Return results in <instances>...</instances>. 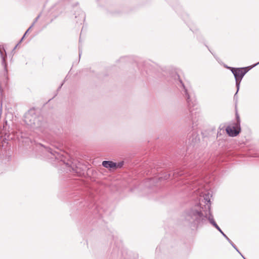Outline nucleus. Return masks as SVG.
<instances>
[{"instance_id": "nucleus-1", "label": "nucleus", "mask_w": 259, "mask_h": 259, "mask_svg": "<svg viewBox=\"0 0 259 259\" xmlns=\"http://www.w3.org/2000/svg\"><path fill=\"white\" fill-rule=\"evenodd\" d=\"M211 194L209 190H205L201 192L199 196L200 204L202 205V203L205 204V208L207 209L206 210L202 211V207L199 205H196L193 206L187 213L186 217V219L190 222H193L195 223H199L204 220V218L207 219L210 223L222 234L223 232L216 224L213 219V217L210 213V197Z\"/></svg>"}, {"instance_id": "nucleus-2", "label": "nucleus", "mask_w": 259, "mask_h": 259, "mask_svg": "<svg viewBox=\"0 0 259 259\" xmlns=\"http://www.w3.org/2000/svg\"><path fill=\"white\" fill-rule=\"evenodd\" d=\"M226 131L230 136H236L240 132V121L239 120H237L236 122L232 123L228 125L226 127Z\"/></svg>"}, {"instance_id": "nucleus-3", "label": "nucleus", "mask_w": 259, "mask_h": 259, "mask_svg": "<svg viewBox=\"0 0 259 259\" xmlns=\"http://www.w3.org/2000/svg\"><path fill=\"white\" fill-rule=\"evenodd\" d=\"M232 72L236 79V84L238 91L239 90L240 83L246 71L243 68H232Z\"/></svg>"}, {"instance_id": "nucleus-4", "label": "nucleus", "mask_w": 259, "mask_h": 259, "mask_svg": "<svg viewBox=\"0 0 259 259\" xmlns=\"http://www.w3.org/2000/svg\"><path fill=\"white\" fill-rule=\"evenodd\" d=\"M25 121L28 125L31 126H34L36 125V123L38 122V119L35 115H32L29 112L25 115Z\"/></svg>"}, {"instance_id": "nucleus-5", "label": "nucleus", "mask_w": 259, "mask_h": 259, "mask_svg": "<svg viewBox=\"0 0 259 259\" xmlns=\"http://www.w3.org/2000/svg\"><path fill=\"white\" fill-rule=\"evenodd\" d=\"M103 166L106 168H115L119 166V164H117L112 161H104L102 162Z\"/></svg>"}, {"instance_id": "nucleus-6", "label": "nucleus", "mask_w": 259, "mask_h": 259, "mask_svg": "<svg viewBox=\"0 0 259 259\" xmlns=\"http://www.w3.org/2000/svg\"><path fill=\"white\" fill-rule=\"evenodd\" d=\"M3 51L4 52H5V50H4V49H3V50L2 49L0 48V55H1V57L2 58V64L4 66L5 69L6 70V59L7 57V55H6V53H5V55L3 54Z\"/></svg>"}, {"instance_id": "nucleus-7", "label": "nucleus", "mask_w": 259, "mask_h": 259, "mask_svg": "<svg viewBox=\"0 0 259 259\" xmlns=\"http://www.w3.org/2000/svg\"><path fill=\"white\" fill-rule=\"evenodd\" d=\"M50 153L55 157V158L58 160H60V161H64V159L63 158V155L62 154L59 153L58 152H54L53 153L52 151Z\"/></svg>"}, {"instance_id": "nucleus-8", "label": "nucleus", "mask_w": 259, "mask_h": 259, "mask_svg": "<svg viewBox=\"0 0 259 259\" xmlns=\"http://www.w3.org/2000/svg\"><path fill=\"white\" fill-rule=\"evenodd\" d=\"M185 91L186 95L187 96V102H188L189 106H190V107H191V104H192V106H194L195 105V101H192V103H191L190 102H191V101L190 99L189 95L188 94L187 90H186L185 89Z\"/></svg>"}, {"instance_id": "nucleus-9", "label": "nucleus", "mask_w": 259, "mask_h": 259, "mask_svg": "<svg viewBox=\"0 0 259 259\" xmlns=\"http://www.w3.org/2000/svg\"><path fill=\"white\" fill-rule=\"evenodd\" d=\"M224 236H225L227 239L229 241V242H231V241L230 240V239L227 237V236L223 233V234H222Z\"/></svg>"}, {"instance_id": "nucleus-10", "label": "nucleus", "mask_w": 259, "mask_h": 259, "mask_svg": "<svg viewBox=\"0 0 259 259\" xmlns=\"http://www.w3.org/2000/svg\"><path fill=\"white\" fill-rule=\"evenodd\" d=\"M231 244L232 245V246L234 247V248H235L237 251L238 250L237 249V248H236V247L232 244L231 243Z\"/></svg>"}, {"instance_id": "nucleus-11", "label": "nucleus", "mask_w": 259, "mask_h": 259, "mask_svg": "<svg viewBox=\"0 0 259 259\" xmlns=\"http://www.w3.org/2000/svg\"><path fill=\"white\" fill-rule=\"evenodd\" d=\"M30 28H29L27 30V31H26V32H25V34H24V35H26V34L27 33V32L28 31V30H29V29H30Z\"/></svg>"}, {"instance_id": "nucleus-12", "label": "nucleus", "mask_w": 259, "mask_h": 259, "mask_svg": "<svg viewBox=\"0 0 259 259\" xmlns=\"http://www.w3.org/2000/svg\"><path fill=\"white\" fill-rule=\"evenodd\" d=\"M25 35H24L23 37H22V39H23L24 38V37L25 36Z\"/></svg>"}, {"instance_id": "nucleus-13", "label": "nucleus", "mask_w": 259, "mask_h": 259, "mask_svg": "<svg viewBox=\"0 0 259 259\" xmlns=\"http://www.w3.org/2000/svg\"><path fill=\"white\" fill-rule=\"evenodd\" d=\"M25 35H24L23 37H22V39H23L24 38V37L25 36Z\"/></svg>"}, {"instance_id": "nucleus-14", "label": "nucleus", "mask_w": 259, "mask_h": 259, "mask_svg": "<svg viewBox=\"0 0 259 259\" xmlns=\"http://www.w3.org/2000/svg\"><path fill=\"white\" fill-rule=\"evenodd\" d=\"M259 64V62H258L257 63H256L255 65H256V64Z\"/></svg>"}]
</instances>
